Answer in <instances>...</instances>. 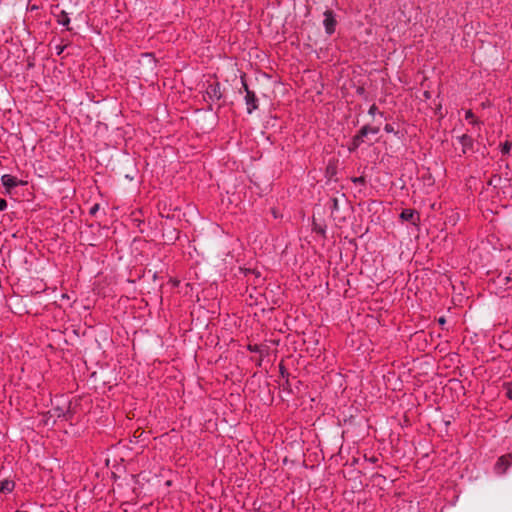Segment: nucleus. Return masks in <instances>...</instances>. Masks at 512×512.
I'll return each mask as SVG.
<instances>
[{
    "mask_svg": "<svg viewBox=\"0 0 512 512\" xmlns=\"http://www.w3.org/2000/svg\"><path fill=\"white\" fill-rule=\"evenodd\" d=\"M415 212L411 209H405L402 211L400 217L405 221H414Z\"/></svg>",
    "mask_w": 512,
    "mask_h": 512,
    "instance_id": "9d476101",
    "label": "nucleus"
},
{
    "mask_svg": "<svg viewBox=\"0 0 512 512\" xmlns=\"http://www.w3.org/2000/svg\"><path fill=\"white\" fill-rule=\"evenodd\" d=\"M208 96L213 100H219L222 97L219 83L210 84L207 88Z\"/></svg>",
    "mask_w": 512,
    "mask_h": 512,
    "instance_id": "39448f33",
    "label": "nucleus"
},
{
    "mask_svg": "<svg viewBox=\"0 0 512 512\" xmlns=\"http://www.w3.org/2000/svg\"><path fill=\"white\" fill-rule=\"evenodd\" d=\"M60 24L67 25L70 21V19L67 17V15H64L61 19L58 20Z\"/></svg>",
    "mask_w": 512,
    "mask_h": 512,
    "instance_id": "dca6fc26",
    "label": "nucleus"
},
{
    "mask_svg": "<svg viewBox=\"0 0 512 512\" xmlns=\"http://www.w3.org/2000/svg\"><path fill=\"white\" fill-rule=\"evenodd\" d=\"M506 395L509 399H512V383L507 385Z\"/></svg>",
    "mask_w": 512,
    "mask_h": 512,
    "instance_id": "f3484780",
    "label": "nucleus"
},
{
    "mask_svg": "<svg viewBox=\"0 0 512 512\" xmlns=\"http://www.w3.org/2000/svg\"><path fill=\"white\" fill-rule=\"evenodd\" d=\"M438 322H439L440 325H444L446 323V320H445L444 317H440Z\"/></svg>",
    "mask_w": 512,
    "mask_h": 512,
    "instance_id": "412c9836",
    "label": "nucleus"
},
{
    "mask_svg": "<svg viewBox=\"0 0 512 512\" xmlns=\"http://www.w3.org/2000/svg\"><path fill=\"white\" fill-rule=\"evenodd\" d=\"M96 209H97V206L93 207V208L91 209V213L93 214L94 212H96Z\"/></svg>",
    "mask_w": 512,
    "mask_h": 512,
    "instance_id": "5701e85b",
    "label": "nucleus"
},
{
    "mask_svg": "<svg viewBox=\"0 0 512 512\" xmlns=\"http://www.w3.org/2000/svg\"><path fill=\"white\" fill-rule=\"evenodd\" d=\"M385 132L387 133H395L394 127L391 124H386L384 127Z\"/></svg>",
    "mask_w": 512,
    "mask_h": 512,
    "instance_id": "2eb2a0df",
    "label": "nucleus"
},
{
    "mask_svg": "<svg viewBox=\"0 0 512 512\" xmlns=\"http://www.w3.org/2000/svg\"><path fill=\"white\" fill-rule=\"evenodd\" d=\"M511 147L512 144L509 141H506L501 147L502 154H508L511 150Z\"/></svg>",
    "mask_w": 512,
    "mask_h": 512,
    "instance_id": "ddd939ff",
    "label": "nucleus"
},
{
    "mask_svg": "<svg viewBox=\"0 0 512 512\" xmlns=\"http://www.w3.org/2000/svg\"><path fill=\"white\" fill-rule=\"evenodd\" d=\"M1 181L3 186H5L7 189L14 188L18 186L20 183V181L16 177L9 174L3 175Z\"/></svg>",
    "mask_w": 512,
    "mask_h": 512,
    "instance_id": "423d86ee",
    "label": "nucleus"
},
{
    "mask_svg": "<svg viewBox=\"0 0 512 512\" xmlns=\"http://www.w3.org/2000/svg\"><path fill=\"white\" fill-rule=\"evenodd\" d=\"M323 25L326 29V32H334L336 27V19L331 11H326L324 13Z\"/></svg>",
    "mask_w": 512,
    "mask_h": 512,
    "instance_id": "20e7f679",
    "label": "nucleus"
},
{
    "mask_svg": "<svg viewBox=\"0 0 512 512\" xmlns=\"http://www.w3.org/2000/svg\"><path fill=\"white\" fill-rule=\"evenodd\" d=\"M360 146V144H358L357 142H353L352 141V148L351 149H356Z\"/></svg>",
    "mask_w": 512,
    "mask_h": 512,
    "instance_id": "4be33fe9",
    "label": "nucleus"
},
{
    "mask_svg": "<svg viewBox=\"0 0 512 512\" xmlns=\"http://www.w3.org/2000/svg\"><path fill=\"white\" fill-rule=\"evenodd\" d=\"M377 112V107L376 105H372L369 109V114L370 115H375V113Z\"/></svg>",
    "mask_w": 512,
    "mask_h": 512,
    "instance_id": "6ab92c4d",
    "label": "nucleus"
},
{
    "mask_svg": "<svg viewBox=\"0 0 512 512\" xmlns=\"http://www.w3.org/2000/svg\"><path fill=\"white\" fill-rule=\"evenodd\" d=\"M367 131H372V134H377L379 132L378 127H370L368 125L363 126L359 132L353 137V142H357L358 144H362L364 142V138L367 136Z\"/></svg>",
    "mask_w": 512,
    "mask_h": 512,
    "instance_id": "7ed1b4c3",
    "label": "nucleus"
},
{
    "mask_svg": "<svg viewBox=\"0 0 512 512\" xmlns=\"http://www.w3.org/2000/svg\"><path fill=\"white\" fill-rule=\"evenodd\" d=\"M7 207V202L5 199L0 198V211L5 210Z\"/></svg>",
    "mask_w": 512,
    "mask_h": 512,
    "instance_id": "a211bd4d",
    "label": "nucleus"
},
{
    "mask_svg": "<svg viewBox=\"0 0 512 512\" xmlns=\"http://www.w3.org/2000/svg\"><path fill=\"white\" fill-rule=\"evenodd\" d=\"M354 182L355 183H364V178L363 177L355 178Z\"/></svg>",
    "mask_w": 512,
    "mask_h": 512,
    "instance_id": "aec40b11",
    "label": "nucleus"
},
{
    "mask_svg": "<svg viewBox=\"0 0 512 512\" xmlns=\"http://www.w3.org/2000/svg\"><path fill=\"white\" fill-rule=\"evenodd\" d=\"M248 349L251 351V352H261V347L257 344L255 345H248Z\"/></svg>",
    "mask_w": 512,
    "mask_h": 512,
    "instance_id": "4468645a",
    "label": "nucleus"
},
{
    "mask_svg": "<svg viewBox=\"0 0 512 512\" xmlns=\"http://www.w3.org/2000/svg\"><path fill=\"white\" fill-rule=\"evenodd\" d=\"M14 482L11 480L0 481V493L11 492L14 489Z\"/></svg>",
    "mask_w": 512,
    "mask_h": 512,
    "instance_id": "6e6552de",
    "label": "nucleus"
},
{
    "mask_svg": "<svg viewBox=\"0 0 512 512\" xmlns=\"http://www.w3.org/2000/svg\"><path fill=\"white\" fill-rule=\"evenodd\" d=\"M459 142L462 145V151L463 153H466L467 150L471 149L473 146V139L468 136L467 134H463L462 136L458 137Z\"/></svg>",
    "mask_w": 512,
    "mask_h": 512,
    "instance_id": "0eeeda50",
    "label": "nucleus"
},
{
    "mask_svg": "<svg viewBox=\"0 0 512 512\" xmlns=\"http://www.w3.org/2000/svg\"><path fill=\"white\" fill-rule=\"evenodd\" d=\"M50 48L54 49L57 55H60L63 52L65 46H63L60 43H57L55 40H53L50 44Z\"/></svg>",
    "mask_w": 512,
    "mask_h": 512,
    "instance_id": "9b49d317",
    "label": "nucleus"
},
{
    "mask_svg": "<svg viewBox=\"0 0 512 512\" xmlns=\"http://www.w3.org/2000/svg\"><path fill=\"white\" fill-rule=\"evenodd\" d=\"M465 119L470 120L471 124L479 125L480 122L474 119V114L471 110H467L465 113Z\"/></svg>",
    "mask_w": 512,
    "mask_h": 512,
    "instance_id": "f8f14e48",
    "label": "nucleus"
},
{
    "mask_svg": "<svg viewBox=\"0 0 512 512\" xmlns=\"http://www.w3.org/2000/svg\"><path fill=\"white\" fill-rule=\"evenodd\" d=\"M53 411H54V414H53L54 416H56L57 418L63 417L65 419H68L67 414L70 413L69 408L65 409V408H61V407H56L53 409Z\"/></svg>",
    "mask_w": 512,
    "mask_h": 512,
    "instance_id": "1a4fd4ad",
    "label": "nucleus"
},
{
    "mask_svg": "<svg viewBox=\"0 0 512 512\" xmlns=\"http://www.w3.org/2000/svg\"><path fill=\"white\" fill-rule=\"evenodd\" d=\"M512 465V455L507 454L501 456L495 464V472L499 475L504 474L507 469Z\"/></svg>",
    "mask_w": 512,
    "mask_h": 512,
    "instance_id": "f03ea898",
    "label": "nucleus"
},
{
    "mask_svg": "<svg viewBox=\"0 0 512 512\" xmlns=\"http://www.w3.org/2000/svg\"><path fill=\"white\" fill-rule=\"evenodd\" d=\"M243 88L245 89L246 95H245V103L247 106V112L251 114L255 109H257L258 105V99L253 91H250L247 84L245 82H242Z\"/></svg>",
    "mask_w": 512,
    "mask_h": 512,
    "instance_id": "f257e3e1",
    "label": "nucleus"
}]
</instances>
